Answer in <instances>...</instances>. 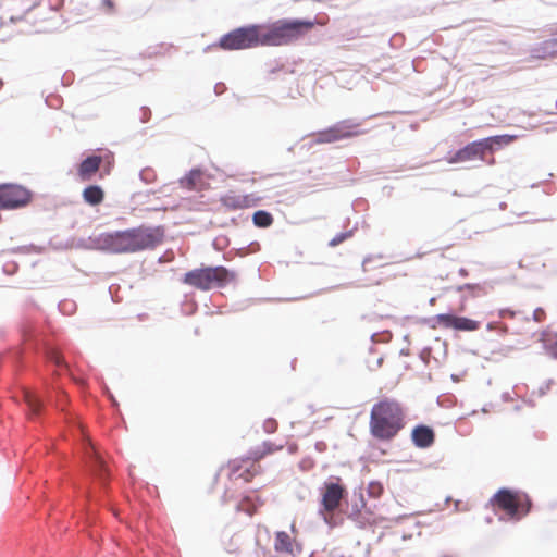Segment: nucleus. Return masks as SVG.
<instances>
[{
  "label": "nucleus",
  "mask_w": 557,
  "mask_h": 557,
  "mask_svg": "<svg viewBox=\"0 0 557 557\" xmlns=\"http://www.w3.org/2000/svg\"><path fill=\"white\" fill-rule=\"evenodd\" d=\"M347 491L339 476H332L324 482L322 487L321 512L334 513L341 506L342 499L345 497Z\"/></svg>",
  "instance_id": "10"
},
{
  "label": "nucleus",
  "mask_w": 557,
  "mask_h": 557,
  "mask_svg": "<svg viewBox=\"0 0 557 557\" xmlns=\"http://www.w3.org/2000/svg\"><path fill=\"white\" fill-rule=\"evenodd\" d=\"M383 492V487L380 483H371L369 485V493L372 496H380Z\"/></svg>",
  "instance_id": "27"
},
{
  "label": "nucleus",
  "mask_w": 557,
  "mask_h": 557,
  "mask_svg": "<svg viewBox=\"0 0 557 557\" xmlns=\"http://www.w3.org/2000/svg\"><path fill=\"white\" fill-rule=\"evenodd\" d=\"M516 139L513 135H497L472 141L463 148L457 150L449 159L448 163H462L473 160H485L487 151H493L496 146L509 145Z\"/></svg>",
  "instance_id": "6"
},
{
  "label": "nucleus",
  "mask_w": 557,
  "mask_h": 557,
  "mask_svg": "<svg viewBox=\"0 0 557 557\" xmlns=\"http://www.w3.org/2000/svg\"><path fill=\"white\" fill-rule=\"evenodd\" d=\"M24 400L29 409V413L32 416H37L40 412L41 400L40 398L32 391L24 392Z\"/></svg>",
  "instance_id": "20"
},
{
  "label": "nucleus",
  "mask_w": 557,
  "mask_h": 557,
  "mask_svg": "<svg viewBox=\"0 0 557 557\" xmlns=\"http://www.w3.org/2000/svg\"><path fill=\"white\" fill-rule=\"evenodd\" d=\"M202 180V173L199 170H191L183 180L182 185L189 189H196Z\"/></svg>",
  "instance_id": "21"
},
{
  "label": "nucleus",
  "mask_w": 557,
  "mask_h": 557,
  "mask_svg": "<svg viewBox=\"0 0 557 557\" xmlns=\"http://www.w3.org/2000/svg\"><path fill=\"white\" fill-rule=\"evenodd\" d=\"M280 447H274L271 443H264L262 450H257L252 454V457L233 460L230 462V479L231 480H243L244 482H250L255 476L261 473V466L258 463L265 455L274 453Z\"/></svg>",
  "instance_id": "7"
},
{
  "label": "nucleus",
  "mask_w": 557,
  "mask_h": 557,
  "mask_svg": "<svg viewBox=\"0 0 557 557\" xmlns=\"http://www.w3.org/2000/svg\"><path fill=\"white\" fill-rule=\"evenodd\" d=\"M274 550L278 555L295 557L299 552V545L295 537H292L285 531H277L274 534Z\"/></svg>",
  "instance_id": "14"
},
{
  "label": "nucleus",
  "mask_w": 557,
  "mask_h": 557,
  "mask_svg": "<svg viewBox=\"0 0 557 557\" xmlns=\"http://www.w3.org/2000/svg\"><path fill=\"white\" fill-rule=\"evenodd\" d=\"M545 317H546V313L542 308H537L533 312V319L536 322H542L545 319Z\"/></svg>",
  "instance_id": "28"
},
{
  "label": "nucleus",
  "mask_w": 557,
  "mask_h": 557,
  "mask_svg": "<svg viewBox=\"0 0 557 557\" xmlns=\"http://www.w3.org/2000/svg\"><path fill=\"white\" fill-rule=\"evenodd\" d=\"M494 511H503L510 520L519 521L525 517L532 507L530 496L522 491L510 488L498 490L490 499Z\"/></svg>",
  "instance_id": "5"
},
{
  "label": "nucleus",
  "mask_w": 557,
  "mask_h": 557,
  "mask_svg": "<svg viewBox=\"0 0 557 557\" xmlns=\"http://www.w3.org/2000/svg\"><path fill=\"white\" fill-rule=\"evenodd\" d=\"M252 221L258 227H269L273 223V216L267 211L259 210L253 213Z\"/></svg>",
  "instance_id": "22"
},
{
  "label": "nucleus",
  "mask_w": 557,
  "mask_h": 557,
  "mask_svg": "<svg viewBox=\"0 0 557 557\" xmlns=\"http://www.w3.org/2000/svg\"><path fill=\"white\" fill-rule=\"evenodd\" d=\"M260 198L253 194H239L235 190H230L221 196L220 202L227 211H237L257 206Z\"/></svg>",
  "instance_id": "12"
},
{
  "label": "nucleus",
  "mask_w": 557,
  "mask_h": 557,
  "mask_svg": "<svg viewBox=\"0 0 557 557\" xmlns=\"http://www.w3.org/2000/svg\"><path fill=\"white\" fill-rule=\"evenodd\" d=\"M465 309H466V306H465V304H462V305L460 306V308H459V311H463Z\"/></svg>",
  "instance_id": "30"
},
{
  "label": "nucleus",
  "mask_w": 557,
  "mask_h": 557,
  "mask_svg": "<svg viewBox=\"0 0 557 557\" xmlns=\"http://www.w3.org/2000/svg\"><path fill=\"white\" fill-rule=\"evenodd\" d=\"M30 201V193L14 184L0 185V209H15Z\"/></svg>",
  "instance_id": "11"
},
{
  "label": "nucleus",
  "mask_w": 557,
  "mask_h": 557,
  "mask_svg": "<svg viewBox=\"0 0 557 557\" xmlns=\"http://www.w3.org/2000/svg\"><path fill=\"white\" fill-rule=\"evenodd\" d=\"M360 126L359 122L351 119L342 120L325 129L312 134V141L317 145H323L350 139L366 133Z\"/></svg>",
  "instance_id": "9"
},
{
  "label": "nucleus",
  "mask_w": 557,
  "mask_h": 557,
  "mask_svg": "<svg viewBox=\"0 0 557 557\" xmlns=\"http://www.w3.org/2000/svg\"><path fill=\"white\" fill-rule=\"evenodd\" d=\"M94 471L101 480L104 479L107 469L103 460L98 455L94 457Z\"/></svg>",
  "instance_id": "23"
},
{
  "label": "nucleus",
  "mask_w": 557,
  "mask_h": 557,
  "mask_svg": "<svg viewBox=\"0 0 557 557\" xmlns=\"http://www.w3.org/2000/svg\"><path fill=\"white\" fill-rule=\"evenodd\" d=\"M442 557H454L453 555H443Z\"/></svg>",
  "instance_id": "33"
},
{
  "label": "nucleus",
  "mask_w": 557,
  "mask_h": 557,
  "mask_svg": "<svg viewBox=\"0 0 557 557\" xmlns=\"http://www.w3.org/2000/svg\"><path fill=\"white\" fill-rule=\"evenodd\" d=\"M458 290L463 293V300L470 297H482L487 294L486 288L480 284H465L462 286H459Z\"/></svg>",
  "instance_id": "19"
},
{
  "label": "nucleus",
  "mask_w": 557,
  "mask_h": 557,
  "mask_svg": "<svg viewBox=\"0 0 557 557\" xmlns=\"http://www.w3.org/2000/svg\"><path fill=\"white\" fill-rule=\"evenodd\" d=\"M82 197L86 203L90 206H98L104 199V191L98 185H90L83 190Z\"/></svg>",
  "instance_id": "17"
},
{
  "label": "nucleus",
  "mask_w": 557,
  "mask_h": 557,
  "mask_svg": "<svg viewBox=\"0 0 557 557\" xmlns=\"http://www.w3.org/2000/svg\"><path fill=\"white\" fill-rule=\"evenodd\" d=\"M216 46L222 50H244L261 46L259 24L235 28L223 35Z\"/></svg>",
  "instance_id": "8"
},
{
  "label": "nucleus",
  "mask_w": 557,
  "mask_h": 557,
  "mask_svg": "<svg viewBox=\"0 0 557 557\" xmlns=\"http://www.w3.org/2000/svg\"><path fill=\"white\" fill-rule=\"evenodd\" d=\"M163 226H138L106 234L103 245L115 253H131L152 249L163 242Z\"/></svg>",
  "instance_id": "1"
},
{
  "label": "nucleus",
  "mask_w": 557,
  "mask_h": 557,
  "mask_svg": "<svg viewBox=\"0 0 557 557\" xmlns=\"http://www.w3.org/2000/svg\"><path fill=\"white\" fill-rule=\"evenodd\" d=\"M90 450H92V454H95V456L98 455L96 450H94V447H90Z\"/></svg>",
  "instance_id": "31"
},
{
  "label": "nucleus",
  "mask_w": 557,
  "mask_h": 557,
  "mask_svg": "<svg viewBox=\"0 0 557 557\" xmlns=\"http://www.w3.org/2000/svg\"><path fill=\"white\" fill-rule=\"evenodd\" d=\"M435 320L442 327L453 329L456 331L472 332L479 330L480 327L479 321L449 313L437 314Z\"/></svg>",
  "instance_id": "13"
},
{
  "label": "nucleus",
  "mask_w": 557,
  "mask_h": 557,
  "mask_svg": "<svg viewBox=\"0 0 557 557\" xmlns=\"http://www.w3.org/2000/svg\"><path fill=\"white\" fill-rule=\"evenodd\" d=\"M102 7L107 12H113L114 10V3L112 0H102Z\"/></svg>",
  "instance_id": "29"
},
{
  "label": "nucleus",
  "mask_w": 557,
  "mask_h": 557,
  "mask_svg": "<svg viewBox=\"0 0 557 557\" xmlns=\"http://www.w3.org/2000/svg\"><path fill=\"white\" fill-rule=\"evenodd\" d=\"M48 356H49V359L52 362H54L58 367H61L64 364L63 357L58 350H55V349L50 350Z\"/></svg>",
  "instance_id": "25"
},
{
  "label": "nucleus",
  "mask_w": 557,
  "mask_h": 557,
  "mask_svg": "<svg viewBox=\"0 0 557 557\" xmlns=\"http://www.w3.org/2000/svg\"><path fill=\"white\" fill-rule=\"evenodd\" d=\"M102 158L99 156H89L78 166V176L82 181H89L99 171Z\"/></svg>",
  "instance_id": "16"
},
{
  "label": "nucleus",
  "mask_w": 557,
  "mask_h": 557,
  "mask_svg": "<svg viewBox=\"0 0 557 557\" xmlns=\"http://www.w3.org/2000/svg\"><path fill=\"white\" fill-rule=\"evenodd\" d=\"M262 504L263 502L257 495H255L253 497L246 496L239 502L238 508L248 513L249 516H252L253 513L257 512L258 508L262 506Z\"/></svg>",
  "instance_id": "18"
},
{
  "label": "nucleus",
  "mask_w": 557,
  "mask_h": 557,
  "mask_svg": "<svg viewBox=\"0 0 557 557\" xmlns=\"http://www.w3.org/2000/svg\"><path fill=\"white\" fill-rule=\"evenodd\" d=\"M90 450H92V454H95V456L98 455L96 450H94V447H90Z\"/></svg>",
  "instance_id": "32"
},
{
  "label": "nucleus",
  "mask_w": 557,
  "mask_h": 557,
  "mask_svg": "<svg viewBox=\"0 0 557 557\" xmlns=\"http://www.w3.org/2000/svg\"><path fill=\"white\" fill-rule=\"evenodd\" d=\"M263 430L267 433H274L277 430V421L275 419L269 418L263 422Z\"/></svg>",
  "instance_id": "26"
},
{
  "label": "nucleus",
  "mask_w": 557,
  "mask_h": 557,
  "mask_svg": "<svg viewBox=\"0 0 557 557\" xmlns=\"http://www.w3.org/2000/svg\"><path fill=\"white\" fill-rule=\"evenodd\" d=\"M350 236H351V232L339 233L330 240L329 245L331 247H335V246L342 244L343 242H345Z\"/></svg>",
  "instance_id": "24"
},
{
  "label": "nucleus",
  "mask_w": 557,
  "mask_h": 557,
  "mask_svg": "<svg viewBox=\"0 0 557 557\" xmlns=\"http://www.w3.org/2000/svg\"><path fill=\"white\" fill-rule=\"evenodd\" d=\"M315 23L302 20H278L271 24H259L261 46H286L304 37Z\"/></svg>",
  "instance_id": "3"
},
{
  "label": "nucleus",
  "mask_w": 557,
  "mask_h": 557,
  "mask_svg": "<svg viewBox=\"0 0 557 557\" xmlns=\"http://www.w3.org/2000/svg\"><path fill=\"white\" fill-rule=\"evenodd\" d=\"M406 425V410L394 398H382L370 412L369 429L371 435L380 441L393 440Z\"/></svg>",
  "instance_id": "2"
},
{
  "label": "nucleus",
  "mask_w": 557,
  "mask_h": 557,
  "mask_svg": "<svg viewBox=\"0 0 557 557\" xmlns=\"http://www.w3.org/2000/svg\"><path fill=\"white\" fill-rule=\"evenodd\" d=\"M236 280V273L225 267H202L185 273L182 282L199 290L221 288Z\"/></svg>",
  "instance_id": "4"
},
{
  "label": "nucleus",
  "mask_w": 557,
  "mask_h": 557,
  "mask_svg": "<svg viewBox=\"0 0 557 557\" xmlns=\"http://www.w3.org/2000/svg\"><path fill=\"white\" fill-rule=\"evenodd\" d=\"M411 441L418 448H429L435 442V432L428 425L419 424L411 431Z\"/></svg>",
  "instance_id": "15"
}]
</instances>
